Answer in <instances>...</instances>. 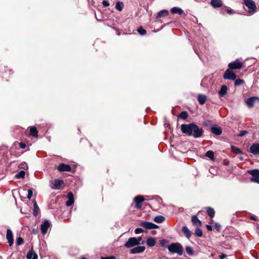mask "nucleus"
I'll list each match as a JSON object with an SVG mask.
<instances>
[{"label": "nucleus", "instance_id": "1", "mask_svg": "<svg viewBox=\"0 0 259 259\" xmlns=\"http://www.w3.org/2000/svg\"><path fill=\"white\" fill-rule=\"evenodd\" d=\"M181 130L183 134L192 136L195 138L201 137L203 133V129L194 123L183 124L181 125Z\"/></svg>", "mask_w": 259, "mask_h": 259}, {"label": "nucleus", "instance_id": "2", "mask_svg": "<svg viewBox=\"0 0 259 259\" xmlns=\"http://www.w3.org/2000/svg\"><path fill=\"white\" fill-rule=\"evenodd\" d=\"M167 248L171 253H177L179 255H182L183 253V247L180 243H172Z\"/></svg>", "mask_w": 259, "mask_h": 259}, {"label": "nucleus", "instance_id": "3", "mask_svg": "<svg viewBox=\"0 0 259 259\" xmlns=\"http://www.w3.org/2000/svg\"><path fill=\"white\" fill-rule=\"evenodd\" d=\"M243 4L248 9V13L254 14L256 10L255 3L252 0H243Z\"/></svg>", "mask_w": 259, "mask_h": 259}, {"label": "nucleus", "instance_id": "4", "mask_svg": "<svg viewBox=\"0 0 259 259\" xmlns=\"http://www.w3.org/2000/svg\"><path fill=\"white\" fill-rule=\"evenodd\" d=\"M248 173L252 176L250 181L259 184V170L255 169L249 170Z\"/></svg>", "mask_w": 259, "mask_h": 259}, {"label": "nucleus", "instance_id": "5", "mask_svg": "<svg viewBox=\"0 0 259 259\" xmlns=\"http://www.w3.org/2000/svg\"><path fill=\"white\" fill-rule=\"evenodd\" d=\"M223 78L225 79L234 80L236 78V75L234 72L229 68L225 71L223 75Z\"/></svg>", "mask_w": 259, "mask_h": 259}, {"label": "nucleus", "instance_id": "6", "mask_svg": "<svg viewBox=\"0 0 259 259\" xmlns=\"http://www.w3.org/2000/svg\"><path fill=\"white\" fill-rule=\"evenodd\" d=\"M228 67L230 69H239L242 67V63L236 60L233 62L230 63L228 65Z\"/></svg>", "mask_w": 259, "mask_h": 259}, {"label": "nucleus", "instance_id": "7", "mask_svg": "<svg viewBox=\"0 0 259 259\" xmlns=\"http://www.w3.org/2000/svg\"><path fill=\"white\" fill-rule=\"evenodd\" d=\"M137 239L136 237H131L124 244V246L126 248H131L136 245H138L137 244Z\"/></svg>", "mask_w": 259, "mask_h": 259}, {"label": "nucleus", "instance_id": "8", "mask_svg": "<svg viewBox=\"0 0 259 259\" xmlns=\"http://www.w3.org/2000/svg\"><path fill=\"white\" fill-rule=\"evenodd\" d=\"M140 226L147 229H153L158 228L157 225L149 222H143L141 223Z\"/></svg>", "mask_w": 259, "mask_h": 259}, {"label": "nucleus", "instance_id": "9", "mask_svg": "<svg viewBox=\"0 0 259 259\" xmlns=\"http://www.w3.org/2000/svg\"><path fill=\"white\" fill-rule=\"evenodd\" d=\"M249 152L254 155H259V144H253L250 147Z\"/></svg>", "mask_w": 259, "mask_h": 259}, {"label": "nucleus", "instance_id": "10", "mask_svg": "<svg viewBox=\"0 0 259 259\" xmlns=\"http://www.w3.org/2000/svg\"><path fill=\"white\" fill-rule=\"evenodd\" d=\"M51 224L49 221L46 220L40 226V229L42 234H46L47 233L49 228Z\"/></svg>", "mask_w": 259, "mask_h": 259}, {"label": "nucleus", "instance_id": "11", "mask_svg": "<svg viewBox=\"0 0 259 259\" xmlns=\"http://www.w3.org/2000/svg\"><path fill=\"white\" fill-rule=\"evenodd\" d=\"M146 248L144 246H137L130 250V253L132 254H136L143 252Z\"/></svg>", "mask_w": 259, "mask_h": 259}, {"label": "nucleus", "instance_id": "12", "mask_svg": "<svg viewBox=\"0 0 259 259\" xmlns=\"http://www.w3.org/2000/svg\"><path fill=\"white\" fill-rule=\"evenodd\" d=\"M64 183L63 180L59 179H56L54 181L52 185L51 186V188L53 190H59L61 187V186Z\"/></svg>", "mask_w": 259, "mask_h": 259}, {"label": "nucleus", "instance_id": "13", "mask_svg": "<svg viewBox=\"0 0 259 259\" xmlns=\"http://www.w3.org/2000/svg\"><path fill=\"white\" fill-rule=\"evenodd\" d=\"M144 200V198L142 196L139 195L135 197L134 198V201L136 203L135 207L140 208L141 207V203L143 202Z\"/></svg>", "mask_w": 259, "mask_h": 259}, {"label": "nucleus", "instance_id": "14", "mask_svg": "<svg viewBox=\"0 0 259 259\" xmlns=\"http://www.w3.org/2000/svg\"><path fill=\"white\" fill-rule=\"evenodd\" d=\"M58 170L60 171H70L71 168L69 165L61 163L58 166Z\"/></svg>", "mask_w": 259, "mask_h": 259}, {"label": "nucleus", "instance_id": "15", "mask_svg": "<svg viewBox=\"0 0 259 259\" xmlns=\"http://www.w3.org/2000/svg\"><path fill=\"white\" fill-rule=\"evenodd\" d=\"M7 239L8 240L9 246H12L13 244V233L11 230L9 229H8L7 230V235H6Z\"/></svg>", "mask_w": 259, "mask_h": 259}, {"label": "nucleus", "instance_id": "16", "mask_svg": "<svg viewBox=\"0 0 259 259\" xmlns=\"http://www.w3.org/2000/svg\"><path fill=\"white\" fill-rule=\"evenodd\" d=\"M211 132L214 135H217V136H219L220 135H221V134L222 133V128L217 125H213L211 127Z\"/></svg>", "mask_w": 259, "mask_h": 259}, {"label": "nucleus", "instance_id": "17", "mask_svg": "<svg viewBox=\"0 0 259 259\" xmlns=\"http://www.w3.org/2000/svg\"><path fill=\"white\" fill-rule=\"evenodd\" d=\"M257 100H259V99L256 97H250L247 100L246 103L249 107H252L253 106L255 101Z\"/></svg>", "mask_w": 259, "mask_h": 259}, {"label": "nucleus", "instance_id": "18", "mask_svg": "<svg viewBox=\"0 0 259 259\" xmlns=\"http://www.w3.org/2000/svg\"><path fill=\"white\" fill-rule=\"evenodd\" d=\"M227 90H228L227 87L225 85H223L221 87L220 91L219 92V97H224L227 94Z\"/></svg>", "mask_w": 259, "mask_h": 259}, {"label": "nucleus", "instance_id": "19", "mask_svg": "<svg viewBox=\"0 0 259 259\" xmlns=\"http://www.w3.org/2000/svg\"><path fill=\"white\" fill-rule=\"evenodd\" d=\"M192 222L193 224L197 227H199L201 226V222L196 215H193L192 217Z\"/></svg>", "mask_w": 259, "mask_h": 259}, {"label": "nucleus", "instance_id": "20", "mask_svg": "<svg viewBox=\"0 0 259 259\" xmlns=\"http://www.w3.org/2000/svg\"><path fill=\"white\" fill-rule=\"evenodd\" d=\"M211 5L213 8H220L222 5V2L221 0H211L210 2Z\"/></svg>", "mask_w": 259, "mask_h": 259}, {"label": "nucleus", "instance_id": "21", "mask_svg": "<svg viewBox=\"0 0 259 259\" xmlns=\"http://www.w3.org/2000/svg\"><path fill=\"white\" fill-rule=\"evenodd\" d=\"M198 101L200 104H204L207 99V97L205 95L199 94L197 97Z\"/></svg>", "mask_w": 259, "mask_h": 259}, {"label": "nucleus", "instance_id": "22", "mask_svg": "<svg viewBox=\"0 0 259 259\" xmlns=\"http://www.w3.org/2000/svg\"><path fill=\"white\" fill-rule=\"evenodd\" d=\"M27 259H37L38 256L32 250H30L27 254Z\"/></svg>", "mask_w": 259, "mask_h": 259}, {"label": "nucleus", "instance_id": "23", "mask_svg": "<svg viewBox=\"0 0 259 259\" xmlns=\"http://www.w3.org/2000/svg\"><path fill=\"white\" fill-rule=\"evenodd\" d=\"M182 231L185 235L187 238L189 239L191 236V233L186 226H183L182 227Z\"/></svg>", "mask_w": 259, "mask_h": 259}, {"label": "nucleus", "instance_id": "24", "mask_svg": "<svg viewBox=\"0 0 259 259\" xmlns=\"http://www.w3.org/2000/svg\"><path fill=\"white\" fill-rule=\"evenodd\" d=\"M147 245L149 247H153L156 244V240L154 238L149 237L146 240Z\"/></svg>", "mask_w": 259, "mask_h": 259}, {"label": "nucleus", "instance_id": "25", "mask_svg": "<svg viewBox=\"0 0 259 259\" xmlns=\"http://www.w3.org/2000/svg\"><path fill=\"white\" fill-rule=\"evenodd\" d=\"M168 15V11L166 10H163L159 11L157 15L156 18H159L163 17H166Z\"/></svg>", "mask_w": 259, "mask_h": 259}, {"label": "nucleus", "instance_id": "26", "mask_svg": "<svg viewBox=\"0 0 259 259\" xmlns=\"http://www.w3.org/2000/svg\"><path fill=\"white\" fill-rule=\"evenodd\" d=\"M170 11L172 14H178L179 15H182L184 13V11L182 9L178 7L172 8Z\"/></svg>", "mask_w": 259, "mask_h": 259}, {"label": "nucleus", "instance_id": "27", "mask_svg": "<svg viewBox=\"0 0 259 259\" xmlns=\"http://www.w3.org/2000/svg\"><path fill=\"white\" fill-rule=\"evenodd\" d=\"M30 135L34 137H38V132L36 127L32 126L30 127Z\"/></svg>", "mask_w": 259, "mask_h": 259}, {"label": "nucleus", "instance_id": "28", "mask_svg": "<svg viewBox=\"0 0 259 259\" xmlns=\"http://www.w3.org/2000/svg\"><path fill=\"white\" fill-rule=\"evenodd\" d=\"M185 250L187 253L190 256H192L195 254L192 248L189 246H187L185 247Z\"/></svg>", "mask_w": 259, "mask_h": 259}, {"label": "nucleus", "instance_id": "29", "mask_svg": "<svg viewBox=\"0 0 259 259\" xmlns=\"http://www.w3.org/2000/svg\"><path fill=\"white\" fill-rule=\"evenodd\" d=\"M165 220V218L162 215H158L154 218V221L157 223H161Z\"/></svg>", "mask_w": 259, "mask_h": 259}, {"label": "nucleus", "instance_id": "30", "mask_svg": "<svg viewBox=\"0 0 259 259\" xmlns=\"http://www.w3.org/2000/svg\"><path fill=\"white\" fill-rule=\"evenodd\" d=\"M25 175V172L24 170H20L18 173L15 175V178L17 179H23Z\"/></svg>", "mask_w": 259, "mask_h": 259}, {"label": "nucleus", "instance_id": "31", "mask_svg": "<svg viewBox=\"0 0 259 259\" xmlns=\"http://www.w3.org/2000/svg\"><path fill=\"white\" fill-rule=\"evenodd\" d=\"M206 211L208 215L210 217L213 218L214 216L215 212L213 208L211 207H207L206 209Z\"/></svg>", "mask_w": 259, "mask_h": 259}, {"label": "nucleus", "instance_id": "32", "mask_svg": "<svg viewBox=\"0 0 259 259\" xmlns=\"http://www.w3.org/2000/svg\"><path fill=\"white\" fill-rule=\"evenodd\" d=\"M122 5H123V3L120 2H117L116 3V5H115L116 9L119 11H121L122 10Z\"/></svg>", "mask_w": 259, "mask_h": 259}, {"label": "nucleus", "instance_id": "33", "mask_svg": "<svg viewBox=\"0 0 259 259\" xmlns=\"http://www.w3.org/2000/svg\"><path fill=\"white\" fill-rule=\"evenodd\" d=\"M244 83V81L243 79L238 78L235 80L234 85H235V86H239V85H242Z\"/></svg>", "mask_w": 259, "mask_h": 259}, {"label": "nucleus", "instance_id": "34", "mask_svg": "<svg viewBox=\"0 0 259 259\" xmlns=\"http://www.w3.org/2000/svg\"><path fill=\"white\" fill-rule=\"evenodd\" d=\"M179 117L183 119H186L188 118V113L186 111H182L179 114Z\"/></svg>", "mask_w": 259, "mask_h": 259}, {"label": "nucleus", "instance_id": "35", "mask_svg": "<svg viewBox=\"0 0 259 259\" xmlns=\"http://www.w3.org/2000/svg\"><path fill=\"white\" fill-rule=\"evenodd\" d=\"M205 156L211 159H212L214 157V153L212 151H208L205 153Z\"/></svg>", "mask_w": 259, "mask_h": 259}, {"label": "nucleus", "instance_id": "36", "mask_svg": "<svg viewBox=\"0 0 259 259\" xmlns=\"http://www.w3.org/2000/svg\"><path fill=\"white\" fill-rule=\"evenodd\" d=\"M231 149L232 151H233L236 154H241L242 153L241 150H240L239 148L237 147L234 146H231Z\"/></svg>", "mask_w": 259, "mask_h": 259}, {"label": "nucleus", "instance_id": "37", "mask_svg": "<svg viewBox=\"0 0 259 259\" xmlns=\"http://www.w3.org/2000/svg\"><path fill=\"white\" fill-rule=\"evenodd\" d=\"M34 209H33V214L36 216L38 213V210L39 209L38 206L36 202L34 203L33 205Z\"/></svg>", "mask_w": 259, "mask_h": 259}, {"label": "nucleus", "instance_id": "38", "mask_svg": "<svg viewBox=\"0 0 259 259\" xmlns=\"http://www.w3.org/2000/svg\"><path fill=\"white\" fill-rule=\"evenodd\" d=\"M195 235L198 237H201L203 235L202 230L198 228H197L195 232Z\"/></svg>", "mask_w": 259, "mask_h": 259}, {"label": "nucleus", "instance_id": "39", "mask_svg": "<svg viewBox=\"0 0 259 259\" xmlns=\"http://www.w3.org/2000/svg\"><path fill=\"white\" fill-rule=\"evenodd\" d=\"M24 243L23 239L21 237H17L16 240V244L17 245H20Z\"/></svg>", "mask_w": 259, "mask_h": 259}, {"label": "nucleus", "instance_id": "40", "mask_svg": "<svg viewBox=\"0 0 259 259\" xmlns=\"http://www.w3.org/2000/svg\"><path fill=\"white\" fill-rule=\"evenodd\" d=\"M138 32L142 35H144L146 34V30L143 29L142 27H139L138 30Z\"/></svg>", "mask_w": 259, "mask_h": 259}, {"label": "nucleus", "instance_id": "41", "mask_svg": "<svg viewBox=\"0 0 259 259\" xmlns=\"http://www.w3.org/2000/svg\"><path fill=\"white\" fill-rule=\"evenodd\" d=\"M169 243V241L166 239H162L160 241V244L162 246L166 247V245Z\"/></svg>", "mask_w": 259, "mask_h": 259}, {"label": "nucleus", "instance_id": "42", "mask_svg": "<svg viewBox=\"0 0 259 259\" xmlns=\"http://www.w3.org/2000/svg\"><path fill=\"white\" fill-rule=\"evenodd\" d=\"M67 197L69 200H74L73 194L71 192H69L67 194Z\"/></svg>", "mask_w": 259, "mask_h": 259}, {"label": "nucleus", "instance_id": "43", "mask_svg": "<svg viewBox=\"0 0 259 259\" xmlns=\"http://www.w3.org/2000/svg\"><path fill=\"white\" fill-rule=\"evenodd\" d=\"M32 195H33V191H32V190L31 189H29L28 190V194H27V198L30 199L32 197Z\"/></svg>", "mask_w": 259, "mask_h": 259}, {"label": "nucleus", "instance_id": "44", "mask_svg": "<svg viewBox=\"0 0 259 259\" xmlns=\"http://www.w3.org/2000/svg\"><path fill=\"white\" fill-rule=\"evenodd\" d=\"M74 202V200H68L66 202V205L67 206H70L71 205H72L73 203Z\"/></svg>", "mask_w": 259, "mask_h": 259}, {"label": "nucleus", "instance_id": "45", "mask_svg": "<svg viewBox=\"0 0 259 259\" xmlns=\"http://www.w3.org/2000/svg\"><path fill=\"white\" fill-rule=\"evenodd\" d=\"M248 132L247 131H241L239 134L238 135V137H242L246 135Z\"/></svg>", "mask_w": 259, "mask_h": 259}, {"label": "nucleus", "instance_id": "46", "mask_svg": "<svg viewBox=\"0 0 259 259\" xmlns=\"http://www.w3.org/2000/svg\"><path fill=\"white\" fill-rule=\"evenodd\" d=\"M144 230L141 228H137L135 230V232L136 234H140L141 233L143 232Z\"/></svg>", "mask_w": 259, "mask_h": 259}, {"label": "nucleus", "instance_id": "47", "mask_svg": "<svg viewBox=\"0 0 259 259\" xmlns=\"http://www.w3.org/2000/svg\"><path fill=\"white\" fill-rule=\"evenodd\" d=\"M101 259H116L115 257L114 256H102L101 257Z\"/></svg>", "mask_w": 259, "mask_h": 259}, {"label": "nucleus", "instance_id": "48", "mask_svg": "<svg viewBox=\"0 0 259 259\" xmlns=\"http://www.w3.org/2000/svg\"><path fill=\"white\" fill-rule=\"evenodd\" d=\"M102 4L103 6L105 7H107L110 5L109 2L107 1H103L102 2Z\"/></svg>", "mask_w": 259, "mask_h": 259}, {"label": "nucleus", "instance_id": "49", "mask_svg": "<svg viewBox=\"0 0 259 259\" xmlns=\"http://www.w3.org/2000/svg\"><path fill=\"white\" fill-rule=\"evenodd\" d=\"M221 228V225L218 223H215V228L218 231H220Z\"/></svg>", "mask_w": 259, "mask_h": 259}, {"label": "nucleus", "instance_id": "50", "mask_svg": "<svg viewBox=\"0 0 259 259\" xmlns=\"http://www.w3.org/2000/svg\"><path fill=\"white\" fill-rule=\"evenodd\" d=\"M224 10L227 13L229 14H232L233 13L232 10L231 9H226Z\"/></svg>", "mask_w": 259, "mask_h": 259}, {"label": "nucleus", "instance_id": "51", "mask_svg": "<svg viewBox=\"0 0 259 259\" xmlns=\"http://www.w3.org/2000/svg\"><path fill=\"white\" fill-rule=\"evenodd\" d=\"M20 167L21 168L25 169L26 167H27V166L25 162H23V163H21Z\"/></svg>", "mask_w": 259, "mask_h": 259}, {"label": "nucleus", "instance_id": "52", "mask_svg": "<svg viewBox=\"0 0 259 259\" xmlns=\"http://www.w3.org/2000/svg\"><path fill=\"white\" fill-rule=\"evenodd\" d=\"M136 239H137V242H138V243H137L138 245L141 244V241H142V237H138L137 238L136 237Z\"/></svg>", "mask_w": 259, "mask_h": 259}, {"label": "nucleus", "instance_id": "53", "mask_svg": "<svg viewBox=\"0 0 259 259\" xmlns=\"http://www.w3.org/2000/svg\"><path fill=\"white\" fill-rule=\"evenodd\" d=\"M19 146H20V148H22V149H24L26 147L25 144H24V143H23L22 142L20 143Z\"/></svg>", "mask_w": 259, "mask_h": 259}, {"label": "nucleus", "instance_id": "54", "mask_svg": "<svg viewBox=\"0 0 259 259\" xmlns=\"http://www.w3.org/2000/svg\"><path fill=\"white\" fill-rule=\"evenodd\" d=\"M227 255L225 254L222 253L219 255V258L220 259H224Z\"/></svg>", "mask_w": 259, "mask_h": 259}, {"label": "nucleus", "instance_id": "55", "mask_svg": "<svg viewBox=\"0 0 259 259\" xmlns=\"http://www.w3.org/2000/svg\"><path fill=\"white\" fill-rule=\"evenodd\" d=\"M207 229L208 231H211L212 230V227L210 225H207L206 226Z\"/></svg>", "mask_w": 259, "mask_h": 259}, {"label": "nucleus", "instance_id": "56", "mask_svg": "<svg viewBox=\"0 0 259 259\" xmlns=\"http://www.w3.org/2000/svg\"><path fill=\"white\" fill-rule=\"evenodd\" d=\"M224 9H226V8H223V9H222L221 10V12L222 14H224L226 12V11H225Z\"/></svg>", "mask_w": 259, "mask_h": 259}, {"label": "nucleus", "instance_id": "57", "mask_svg": "<svg viewBox=\"0 0 259 259\" xmlns=\"http://www.w3.org/2000/svg\"><path fill=\"white\" fill-rule=\"evenodd\" d=\"M255 218H256V216H255V215L251 216V220H255Z\"/></svg>", "mask_w": 259, "mask_h": 259}, {"label": "nucleus", "instance_id": "58", "mask_svg": "<svg viewBox=\"0 0 259 259\" xmlns=\"http://www.w3.org/2000/svg\"><path fill=\"white\" fill-rule=\"evenodd\" d=\"M156 231H153L152 232V234L153 235H155V234H156Z\"/></svg>", "mask_w": 259, "mask_h": 259}, {"label": "nucleus", "instance_id": "59", "mask_svg": "<svg viewBox=\"0 0 259 259\" xmlns=\"http://www.w3.org/2000/svg\"><path fill=\"white\" fill-rule=\"evenodd\" d=\"M81 259H87V258H86L85 257H84V256H83V257H82L81 258Z\"/></svg>", "mask_w": 259, "mask_h": 259}]
</instances>
